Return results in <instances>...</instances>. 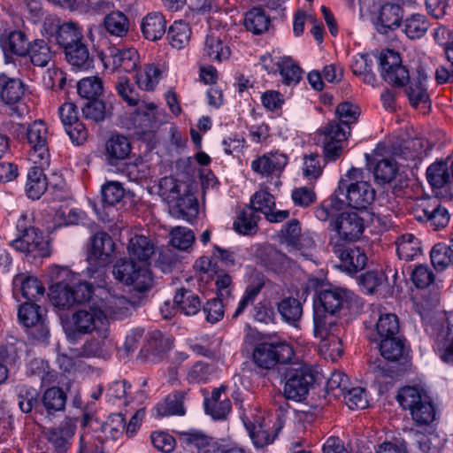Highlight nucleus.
<instances>
[{
	"label": "nucleus",
	"instance_id": "obj_1",
	"mask_svg": "<svg viewBox=\"0 0 453 453\" xmlns=\"http://www.w3.org/2000/svg\"><path fill=\"white\" fill-rule=\"evenodd\" d=\"M51 278L55 282L50 288L49 297L55 307L68 310L91 299L92 285L86 281L75 282V275L68 268L55 266Z\"/></svg>",
	"mask_w": 453,
	"mask_h": 453
},
{
	"label": "nucleus",
	"instance_id": "obj_42",
	"mask_svg": "<svg viewBox=\"0 0 453 453\" xmlns=\"http://www.w3.org/2000/svg\"><path fill=\"white\" fill-rule=\"evenodd\" d=\"M21 284V292L27 302H38L43 296L45 293V288L42 283L35 277H16L13 283L17 285Z\"/></svg>",
	"mask_w": 453,
	"mask_h": 453
},
{
	"label": "nucleus",
	"instance_id": "obj_46",
	"mask_svg": "<svg viewBox=\"0 0 453 453\" xmlns=\"http://www.w3.org/2000/svg\"><path fill=\"white\" fill-rule=\"evenodd\" d=\"M270 25V19L264 10L255 7L246 12L244 26L248 31L255 35H260L266 31Z\"/></svg>",
	"mask_w": 453,
	"mask_h": 453
},
{
	"label": "nucleus",
	"instance_id": "obj_60",
	"mask_svg": "<svg viewBox=\"0 0 453 453\" xmlns=\"http://www.w3.org/2000/svg\"><path fill=\"white\" fill-rule=\"evenodd\" d=\"M82 113L87 119H91L95 122H101L111 114L105 103L97 99L88 100L82 107Z\"/></svg>",
	"mask_w": 453,
	"mask_h": 453
},
{
	"label": "nucleus",
	"instance_id": "obj_18",
	"mask_svg": "<svg viewBox=\"0 0 453 453\" xmlns=\"http://www.w3.org/2000/svg\"><path fill=\"white\" fill-rule=\"evenodd\" d=\"M75 429L74 421L71 418H65L58 426L49 428L44 434L48 443L56 453H66Z\"/></svg>",
	"mask_w": 453,
	"mask_h": 453
},
{
	"label": "nucleus",
	"instance_id": "obj_9",
	"mask_svg": "<svg viewBox=\"0 0 453 453\" xmlns=\"http://www.w3.org/2000/svg\"><path fill=\"white\" fill-rule=\"evenodd\" d=\"M112 274L118 281L133 286L138 292H145L152 287L153 279L145 264L132 259H120L112 268Z\"/></svg>",
	"mask_w": 453,
	"mask_h": 453
},
{
	"label": "nucleus",
	"instance_id": "obj_6",
	"mask_svg": "<svg viewBox=\"0 0 453 453\" xmlns=\"http://www.w3.org/2000/svg\"><path fill=\"white\" fill-rule=\"evenodd\" d=\"M254 363L262 369L287 365L295 357L293 348L283 342H263L257 343L252 354Z\"/></svg>",
	"mask_w": 453,
	"mask_h": 453
},
{
	"label": "nucleus",
	"instance_id": "obj_2",
	"mask_svg": "<svg viewBox=\"0 0 453 453\" xmlns=\"http://www.w3.org/2000/svg\"><path fill=\"white\" fill-rule=\"evenodd\" d=\"M383 359L369 362V369L377 378H395L410 366L409 349L401 336H392L374 342Z\"/></svg>",
	"mask_w": 453,
	"mask_h": 453
},
{
	"label": "nucleus",
	"instance_id": "obj_44",
	"mask_svg": "<svg viewBox=\"0 0 453 453\" xmlns=\"http://www.w3.org/2000/svg\"><path fill=\"white\" fill-rule=\"evenodd\" d=\"M260 217L250 207L242 210L234 222V228L242 234H254Z\"/></svg>",
	"mask_w": 453,
	"mask_h": 453
},
{
	"label": "nucleus",
	"instance_id": "obj_45",
	"mask_svg": "<svg viewBox=\"0 0 453 453\" xmlns=\"http://www.w3.org/2000/svg\"><path fill=\"white\" fill-rule=\"evenodd\" d=\"M204 53L211 59L221 62L229 58L230 49L224 44L218 35L212 32L205 38Z\"/></svg>",
	"mask_w": 453,
	"mask_h": 453
},
{
	"label": "nucleus",
	"instance_id": "obj_49",
	"mask_svg": "<svg viewBox=\"0 0 453 453\" xmlns=\"http://www.w3.org/2000/svg\"><path fill=\"white\" fill-rule=\"evenodd\" d=\"M426 179L434 188H441L446 184L450 186V171L444 163H434L427 168Z\"/></svg>",
	"mask_w": 453,
	"mask_h": 453
},
{
	"label": "nucleus",
	"instance_id": "obj_30",
	"mask_svg": "<svg viewBox=\"0 0 453 453\" xmlns=\"http://www.w3.org/2000/svg\"><path fill=\"white\" fill-rule=\"evenodd\" d=\"M109 57L116 69H121L126 73L134 71L137 66L139 56L134 48H111Z\"/></svg>",
	"mask_w": 453,
	"mask_h": 453
},
{
	"label": "nucleus",
	"instance_id": "obj_29",
	"mask_svg": "<svg viewBox=\"0 0 453 453\" xmlns=\"http://www.w3.org/2000/svg\"><path fill=\"white\" fill-rule=\"evenodd\" d=\"M188 188V186L185 182L178 180L173 176L164 177L160 179L158 182L159 196L167 204L172 203L173 210L177 207L174 199L183 192H187Z\"/></svg>",
	"mask_w": 453,
	"mask_h": 453
},
{
	"label": "nucleus",
	"instance_id": "obj_35",
	"mask_svg": "<svg viewBox=\"0 0 453 453\" xmlns=\"http://www.w3.org/2000/svg\"><path fill=\"white\" fill-rule=\"evenodd\" d=\"M24 95V84L17 78H9L5 74L0 75V96L7 104L18 103Z\"/></svg>",
	"mask_w": 453,
	"mask_h": 453
},
{
	"label": "nucleus",
	"instance_id": "obj_55",
	"mask_svg": "<svg viewBox=\"0 0 453 453\" xmlns=\"http://www.w3.org/2000/svg\"><path fill=\"white\" fill-rule=\"evenodd\" d=\"M77 91L80 96L88 100L97 99L103 92L102 81L96 76L83 78L77 84Z\"/></svg>",
	"mask_w": 453,
	"mask_h": 453
},
{
	"label": "nucleus",
	"instance_id": "obj_21",
	"mask_svg": "<svg viewBox=\"0 0 453 453\" xmlns=\"http://www.w3.org/2000/svg\"><path fill=\"white\" fill-rule=\"evenodd\" d=\"M387 273H392L393 284H395L397 271L395 268L387 266L385 271H368L358 277V283L361 285L367 294H373L389 287Z\"/></svg>",
	"mask_w": 453,
	"mask_h": 453
},
{
	"label": "nucleus",
	"instance_id": "obj_64",
	"mask_svg": "<svg viewBox=\"0 0 453 453\" xmlns=\"http://www.w3.org/2000/svg\"><path fill=\"white\" fill-rule=\"evenodd\" d=\"M426 395L415 387H404L396 395V400L403 409L411 411Z\"/></svg>",
	"mask_w": 453,
	"mask_h": 453
},
{
	"label": "nucleus",
	"instance_id": "obj_40",
	"mask_svg": "<svg viewBox=\"0 0 453 453\" xmlns=\"http://www.w3.org/2000/svg\"><path fill=\"white\" fill-rule=\"evenodd\" d=\"M375 330L376 336L370 337L371 342H378V340L384 338L400 335L398 318L393 313L380 315L376 323Z\"/></svg>",
	"mask_w": 453,
	"mask_h": 453
},
{
	"label": "nucleus",
	"instance_id": "obj_23",
	"mask_svg": "<svg viewBox=\"0 0 453 453\" xmlns=\"http://www.w3.org/2000/svg\"><path fill=\"white\" fill-rule=\"evenodd\" d=\"M174 201L177 205L175 210L173 209L172 203L168 204L169 212L173 217L188 222L196 218L198 214V202L189 188L187 192H183Z\"/></svg>",
	"mask_w": 453,
	"mask_h": 453
},
{
	"label": "nucleus",
	"instance_id": "obj_56",
	"mask_svg": "<svg viewBox=\"0 0 453 453\" xmlns=\"http://www.w3.org/2000/svg\"><path fill=\"white\" fill-rule=\"evenodd\" d=\"M278 67L284 84L296 85L301 81L303 70L291 58L283 59L278 64Z\"/></svg>",
	"mask_w": 453,
	"mask_h": 453
},
{
	"label": "nucleus",
	"instance_id": "obj_63",
	"mask_svg": "<svg viewBox=\"0 0 453 453\" xmlns=\"http://www.w3.org/2000/svg\"><path fill=\"white\" fill-rule=\"evenodd\" d=\"M397 173V167L391 159L379 161L373 168V175L379 183L391 182Z\"/></svg>",
	"mask_w": 453,
	"mask_h": 453
},
{
	"label": "nucleus",
	"instance_id": "obj_53",
	"mask_svg": "<svg viewBox=\"0 0 453 453\" xmlns=\"http://www.w3.org/2000/svg\"><path fill=\"white\" fill-rule=\"evenodd\" d=\"M410 411L413 420L419 425H428L435 419L434 406L427 396Z\"/></svg>",
	"mask_w": 453,
	"mask_h": 453
},
{
	"label": "nucleus",
	"instance_id": "obj_4",
	"mask_svg": "<svg viewBox=\"0 0 453 453\" xmlns=\"http://www.w3.org/2000/svg\"><path fill=\"white\" fill-rule=\"evenodd\" d=\"M114 250L115 243L106 232H98L91 238L88 247L86 272L98 287H104L106 283L105 267L111 261Z\"/></svg>",
	"mask_w": 453,
	"mask_h": 453
},
{
	"label": "nucleus",
	"instance_id": "obj_61",
	"mask_svg": "<svg viewBox=\"0 0 453 453\" xmlns=\"http://www.w3.org/2000/svg\"><path fill=\"white\" fill-rule=\"evenodd\" d=\"M102 431L106 437L116 440L126 431V418L122 413H114L109 416L103 424Z\"/></svg>",
	"mask_w": 453,
	"mask_h": 453
},
{
	"label": "nucleus",
	"instance_id": "obj_26",
	"mask_svg": "<svg viewBox=\"0 0 453 453\" xmlns=\"http://www.w3.org/2000/svg\"><path fill=\"white\" fill-rule=\"evenodd\" d=\"M50 36L63 50L84 38L81 28L72 21L57 25Z\"/></svg>",
	"mask_w": 453,
	"mask_h": 453
},
{
	"label": "nucleus",
	"instance_id": "obj_31",
	"mask_svg": "<svg viewBox=\"0 0 453 453\" xmlns=\"http://www.w3.org/2000/svg\"><path fill=\"white\" fill-rule=\"evenodd\" d=\"M141 28L146 39L155 42L165 35L166 21L162 13L151 12L143 18Z\"/></svg>",
	"mask_w": 453,
	"mask_h": 453
},
{
	"label": "nucleus",
	"instance_id": "obj_22",
	"mask_svg": "<svg viewBox=\"0 0 453 453\" xmlns=\"http://www.w3.org/2000/svg\"><path fill=\"white\" fill-rule=\"evenodd\" d=\"M288 164V157L286 155L279 152L265 154L262 157L255 159L251 167L256 173L270 176L277 175L281 173L283 168Z\"/></svg>",
	"mask_w": 453,
	"mask_h": 453
},
{
	"label": "nucleus",
	"instance_id": "obj_25",
	"mask_svg": "<svg viewBox=\"0 0 453 453\" xmlns=\"http://www.w3.org/2000/svg\"><path fill=\"white\" fill-rule=\"evenodd\" d=\"M63 51L66 62L73 67L87 70L93 65L94 59L84 38Z\"/></svg>",
	"mask_w": 453,
	"mask_h": 453
},
{
	"label": "nucleus",
	"instance_id": "obj_13",
	"mask_svg": "<svg viewBox=\"0 0 453 453\" xmlns=\"http://www.w3.org/2000/svg\"><path fill=\"white\" fill-rule=\"evenodd\" d=\"M413 214L417 220L428 223L436 231L447 226L449 221L448 210L441 206L435 197L418 200L413 209Z\"/></svg>",
	"mask_w": 453,
	"mask_h": 453
},
{
	"label": "nucleus",
	"instance_id": "obj_52",
	"mask_svg": "<svg viewBox=\"0 0 453 453\" xmlns=\"http://www.w3.org/2000/svg\"><path fill=\"white\" fill-rule=\"evenodd\" d=\"M404 33L411 39L421 38L429 27V22L424 15L413 14L404 20Z\"/></svg>",
	"mask_w": 453,
	"mask_h": 453
},
{
	"label": "nucleus",
	"instance_id": "obj_51",
	"mask_svg": "<svg viewBox=\"0 0 453 453\" xmlns=\"http://www.w3.org/2000/svg\"><path fill=\"white\" fill-rule=\"evenodd\" d=\"M277 308L281 318L288 323H295L298 321L303 314L301 303L293 297L282 299L278 303Z\"/></svg>",
	"mask_w": 453,
	"mask_h": 453
},
{
	"label": "nucleus",
	"instance_id": "obj_10",
	"mask_svg": "<svg viewBox=\"0 0 453 453\" xmlns=\"http://www.w3.org/2000/svg\"><path fill=\"white\" fill-rule=\"evenodd\" d=\"M334 194L339 200L344 198L349 207L362 211L372 203L376 192L367 181L341 179Z\"/></svg>",
	"mask_w": 453,
	"mask_h": 453
},
{
	"label": "nucleus",
	"instance_id": "obj_16",
	"mask_svg": "<svg viewBox=\"0 0 453 453\" xmlns=\"http://www.w3.org/2000/svg\"><path fill=\"white\" fill-rule=\"evenodd\" d=\"M430 328L441 359L453 365V324L442 318L434 321Z\"/></svg>",
	"mask_w": 453,
	"mask_h": 453
},
{
	"label": "nucleus",
	"instance_id": "obj_28",
	"mask_svg": "<svg viewBox=\"0 0 453 453\" xmlns=\"http://www.w3.org/2000/svg\"><path fill=\"white\" fill-rule=\"evenodd\" d=\"M27 56L34 66L43 68L51 61L54 53L48 42L37 38L29 42Z\"/></svg>",
	"mask_w": 453,
	"mask_h": 453
},
{
	"label": "nucleus",
	"instance_id": "obj_15",
	"mask_svg": "<svg viewBox=\"0 0 453 453\" xmlns=\"http://www.w3.org/2000/svg\"><path fill=\"white\" fill-rule=\"evenodd\" d=\"M19 319L27 327L29 334L36 340L43 341L49 335V328L45 324V310L36 302H26L19 309Z\"/></svg>",
	"mask_w": 453,
	"mask_h": 453
},
{
	"label": "nucleus",
	"instance_id": "obj_3",
	"mask_svg": "<svg viewBox=\"0 0 453 453\" xmlns=\"http://www.w3.org/2000/svg\"><path fill=\"white\" fill-rule=\"evenodd\" d=\"M110 322L104 312L98 308L81 309L73 313L69 321L63 326L69 342H75L83 335L96 332L97 337H109Z\"/></svg>",
	"mask_w": 453,
	"mask_h": 453
},
{
	"label": "nucleus",
	"instance_id": "obj_11",
	"mask_svg": "<svg viewBox=\"0 0 453 453\" xmlns=\"http://www.w3.org/2000/svg\"><path fill=\"white\" fill-rule=\"evenodd\" d=\"M354 294L341 288H328L320 289L314 301V325H316L317 315L326 318H336V314L348 306L353 300Z\"/></svg>",
	"mask_w": 453,
	"mask_h": 453
},
{
	"label": "nucleus",
	"instance_id": "obj_7",
	"mask_svg": "<svg viewBox=\"0 0 453 453\" xmlns=\"http://www.w3.org/2000/svg\"><path fill=\"white\" fill-rule=\"evenodd\" d=\"M330 227L334 234H331L328 245L340 251V246L357 241L361 237L365 224L357 213L342 212L331 221Z\"/></svg>",
	"mask_w": 453,
	"mask_h": 453
},
{
	"label": "nucleus",
	"instance_id": "obj_24",
	"mask_svg": "<svg viewBox=\"0 0 453 453\" xmlns=\"http://www.w3.org/2000/svg\"><path fill=\"white\" fill-rule=\"evenodd\" d=\"M340 251L337 249L332 250L337 255L342 263L344 269L349 273H355L365 268L367 264V256L364 250L359 247L345 248V245L340 246Z\"/></svg>",
	"mask_w": 453,
	"mask_h": 453
},
{
	"label": "nucleus",
	"instance_id": "obj_43",
	"mask_svg": "<svg viewBox=\"0 0 453 453\" xmlns=\"http://www.w3.org/2000/svg\"><path fill=\"white\" fill-rule=\"evenodd\" d=\"M18 404L24 413H29L33 410L42 414L41 402L38 400L37 391L26 385L18 387Z\"/></svg>",
	"mask_w": 453,
	"mask_h": 453
},
{
	"label": "nucleus",
	"instance_id": "obj_33",
	"mask_svg": "<svg viewBox=\"0 0 453 453\" xmlns=\"http://www.w3.org/2000/svg\"><path fill=\"white\" fill-rule=\"evenodd\" d=\"M173 303L180 312L192 316L201 310V300L198 295L186 288H180L176 291Z\"/></svg>",
	"mask_w": 453,
	"mask_h": 453
},
{
	"label": "nucleus",
	"instance_id": "obj_8",
	"mask_svg": "<svg viewBox=\"0 0 453 453\" xmlns=\"http://www.w3.org/2000/svg\"><path fill=\"white\" fill-rule=\"evenodd\" d=\"M337 318L317 315L314 334L320 338L319 351L332 361L337 360L343 353L342 340L339 336L340 326Z\"/></svg>",
	"mask_w": 453,
	"mask_h": 453
},
{
	"label": "nucleus",
	"instance_id": "obj_20",
	"mask_svg": "<svg viewBox=\"0 0 453 453\" xmlns=\"http://www.w3.org/2000/svg\"><path fill=\"white\" fill-rule=\"evenodd\" d=\"M403 17L402 6L395 3H386L381 5L378 12L376 29L380 34L387 35L388 31L400 27Z\"/></svg>",
	"mask_w": 453,
	"mask_h": 453
},
{
	"label": "nucleus",
	"instance_id": "obj_32",
	"mask_svg": "<svg viewBox=\"0 0 453 453\" xmlns=\"http://www.w3.org/2000/svg\"><path fill=\"white\" fill-rule=\"evenodd\" d=\"M426 74L423 70H418L417 75L407 83L405 93L412 106L416 107L421 103L428 101V94L426 87Z\"/></svg>",
	"mask_w": 453,
	"mask_h": 453
},
{
	"label": "nucleus",
	"instance_id": "obj_48",
	"mask_svg": "<svg viewBox=\"0 0 453 453\" xmlns=\"http://www.w3.org/2000/svg\"><path fill=\"white\" fill-rule=\"evenodd\" d=\"M180 439L191 449H196L197 453H211L215 449V443L211 438L197 432L184 433Z\"/></svg>",
	"mask_w": 453,
	"mask_h": 453
},
{
	"label": "nucleus",
	"instance_id": "obj_37",
	"mask_svg": "<svg viewBox=\"0 0 453 453\" xmlns=\"http://www.w3.org/2000/svg\"><path fill=\"white\" fill-rule=\"evenodd\" d=\"M106 156L111 165H116L119 161L126 159L130 151L131 145L127 137L113 135L106 142Z\"/></svg>",
	"mask_w": 453,
	"mask_h": 453
},
{
	"label": "nucleus",
	"instance_id": "obj_62",
	"mask_svg": "<svg viewBox=\"0 0 453 453\" xmlns=\"http://www.w3.org/2000/svg\"><path fill=\"white\" fill-rule=\"evenodd\" d=\"M73 355L60 353L58 355L57 363L60 370L65 372H76L85 370V363L81 359V357H77L76 349H71Z\"/></svg>",
	"mask_w": 453,
	"mask_h": 453
},
{
	"label": "nucleus",
	"instance_id": "obj_54",
	"mask_svg": "<svg viewBox=\"0 0 453 453\" xmlns=\"http://www.w3.org/2000/svg\"><path fill=\"white\" fill-rule=\"evenodd\" d=\"M170 236L173 248L184 251L192 247L196 239L193 231L184 226L173 228Z\"/></svg>",
	"mask_w": 453,
	"mask_h": 453
},
{
	"label": "nucleus",
	"instance_id": "obj_50",
	"mask_svg": "<svg viewBox=\"0 0 453 453\" xmlns=\"http://www.w3.org/2000/svg\"><path fill=\"white\" fill-rule=\"evenodd\" d=\"M185 393L179 391L169 395L164 404L157 406L158 416L164 417L167 415H184L185 409L183 407V400Z\"/></svg>",
	"mask_w": 453,
	"mask_h": 453
},
{
	"label": "nucleus",
	"instance_id": "obj_59",
	"mask_svg": "<svg viewBox=\"0 0 453 453\" xmlns=\"http://www.w3.org/2000/svg\"><path fill=\"white\" fill-rule=\"evenodd\" d=\"M108 338L98 337L87 340L80 349H76L77 357H101L107 347Z\"/></svg>",
	"mask_w": 453,
	"mask_h": 453
},
{
	"label": "nucleus",
	"instance_id": "obj_39",
	"mask_svg": "<svg viewBox=\"0 0 453 453\" xmlns=\"http://www.w3.org/2000/svg\"><path fill=\"white\" fill-rule=\"evenodd\" d=\"M104 27L111 36L122 38L127 35L130 22L122 12L115 11L104 17Z\"/></svg>",
	"mask_w": 453,
	"mask_h": 453
},
{
	"label": "nucleus",
	"instance_id": "obj_27",
	"mask_svg": "<svg viewBox=\"0 0 453 453\" xmlns=\"http://www.w3.org/2000/svg\"><path fill=\"white\" fill-rule=\"evenodd\" d=\"M1 47L4 52L6 62H10V57H26L29 42L25 32L15 30L1 40Z\"/></svg>",
	"mask_w": 453,
	"mask_h": 453
},
{
	"label": "nucleus",
	"instance_id": "obj_58",
	"mask_svg": "<svg viewBox=\"0 0 453 453\" xmlns=\"http://www.w3.org/2000/svg\"><path fill=\"white\" fill-rule=\"evenodd\" d=\"M430 257L433 266L437 271H443L453 264V254L445 244H435L431 250Z\"/></svg>",
	"mask_w": 453,
	"mask_h": 453
},
{
	"label": "nucleus",
	"instance_id": "obj_5",
	"mask_svg": "<svg viewBox=\"0 0 453 453\" xmlns=\"http://www.w3.org/2000/svg\"><path fill=\"white\" fill-rule=\"evenodd\" d=\"M279 375L284 381V395L296 402L304 399L315 380L311 367L302 362L291 361L280 366Z\"/></svg>",
	"mask_w": 453,
	"mask_h": 453
},
{
	"label": "nucleus",
	"instance_id": "obj_17",
	"mask_svg": "<svg viewBox=\"0 0 453 453\" xmlns=\"http://www.w3.org/2000/svg\"><path fill=\"white\" fill-rule=\"evenodd\" d=\"M47 134L48 128L42 120L33 122L27 129L26 137L31 148L30 157L35 163L44 161L48 164Z\"/></svg>",
	"mask_w": 453,
	"mask_h": 453
},
{
	"label": "nucleus",
	"instance_id": "obj_41",
	"mask_svg": "<svg viewBox=\"0 0 453 453\" xmlns=\"http://www.w3.org/2000/svg\"><path fill=\"white\" fill-rule=\"evenodd\" d=\"M396 253L400 259L412 260L421 253L420 242L412 234H404L395 241Z\"/></svg>",
	"mask_w": 453,
	"mask_h": 453
},
{
	"label": "nucleus",
	"instance_id": "obj_57",
	"mask_svg": "<svg viewBox=\"0 0 453 453\" xmlns=\"http://www.w3.org/2000/svg\"><path fill=\"white\" fill-rule=\"evenodd\" d=\"M160 74L161 72L157 66L147 65L142 72L136 73V84L142 90H153L159 81Z\"/></svg>",
	"mask_w": 453,
	"mask_h": 453
},
{
	"label": "nucleus",
	"instance_id": "obj_47",
	"mask_svg": "<svg viewBox=\"0 0 453 453\" xmlns=\"http://www.w3.org/2000/svg\"><path fill=\"white\" fill-rule=\"evenodd\" d=\"M191 29L188 24L183 20L174 21L169 27L167 38L172 47L180 50L189 42Z\"/></svg>",
	"mask_w": 453,
	"mask_h": 453
},
{
	"label": "nucleus",
	"instance_id": "obj_34",
	"mask_svg": "<svg viewBox=\"0 0 453 453\" xmlns=\"http://www.w3.org/2000/svg\"><path fill=\"white\" fill-rule=\"evenodd\" d=\"M130 259H137L139 264H145L155 252L153 242L144 235H135L127 245Z\"/></svg>",
	"mask_w": 453,
	"mask_h": 453
},
{
	"label": "nucleus",
	"instance_id": "obj_14",
	"mask_svg": "<svg viewBox=\"0 0 453 453\" xmlns=\"http://www.w3.org/2000/svg\"><path fill=\"white\" fill-rule=\"evenodd\" d=\"M380 73L383 80L395 88H403L411 79L409 70L402 65L400 55L387 50L380 55Z\"/></svg>",
	"mask_w": 453,
	"mask_h": 453
},
{
	"label": "nucleus",
	"instance_id": "obj_12",
	"mask_svg": "<svg viewBox=\"0 0 453 453\" xmlns=\"http://www.w3.org/2000/svg\"><path fill=\"white\" fill-rule=\"evenodd\" d=\"M18 230L20 234L12 242V246L24 253H35V256L46 257L49 255V243L42 233L35 227H26L25 219L19 220Z\"/></svg>",
	"mask_w": 453,
	"mask_h": 453
},
{
	"label": "nucleus",
	"instance_id": "obj_38",
	"mask_svg": "<svg viewBox=\"0 0 453 453\" xmlns=\"http://www.w3.org/2000/svg\"><path fill=\"white\" fill-rule=\"evenodd\" d=\"M48 181L43 170L40 166H34L27 173L26 193L31 199H39L47 190Z\"/></svg>",
	"mask_w": 453,
	"mask_h": 453
},
{
	"label": "nucleus",
	"instance_id": "obj_36",
	"mask_svg": "<svg viewBox=\"0 0 453 453\" xmlns=\"http://www.w3.org/2000/svg\"><path fill=\"white\" fill-rule=\"evenodd\" d=\"M66 403V395L62 388L52 387L46 389L41 399L42 414L53 415L57 411H64Z\"/></svg>",
	"mask_w": 453,
	"mask_h": 453
},
{
	"label": "nucleus",
	"instance_id": "obj_19",
	"mask_svg": "<svg viewBox=\"0 0 453 453\" xmlns=\"http://www.w3.org/2000/svg\"><path fill=\"white\" fill-rule=\"evenodd\" d=\"M137 134L144 139H154L155 131L159 126L158 112L157 106L153 104H147L139 106L134 117Z\"/></svg>",
	"mask_w": 453,
	"mask_h": 453
}]
</instances>
